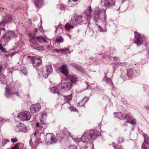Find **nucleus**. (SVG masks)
I'll use <instances>...</instances> for the list:
<instances>
[{
	"label": "nucleus",
	"mask_w": 149,
	"mask_h": 149,
	"mask_svg": "<svg viewBox=\"0 0 149 149\" xmlns=\"http://www.w3.org/2000/svg\"><path fill=\"white\" fill-rule=\"evenodd\" d=\"M69 109L71 111H76L77 112H78V111L77 109L74 107H69Z\"/></svg>",
	"instance_id": "obj_45"
},
{
	"label": "nucleus",
	"mask_w": 149,
	"mask_h": 149,
	"mask_svg": "<svg viewBox=\"0 0 149 149\" xmlns=\"http://www.w3.org/2000/svg\"><path fill=\"white\" fill-rule=\"evenodd\" d=\"M17 138H12L11 139V141L13 143L17 142Z\"/></svg>",
	"instance_id": "obj_51"
},
{
	"label": "nucleus",
	"mask_w": 149,
	"mask_h": 149,
	"mask_svg": "<svg viewBox=\"0 0 149 149\" xmlns=\"http://www.w3.org/2000/svg\"><path fill=\"white\" fill-rule=\"evenodd\" d=\"M115 58H116V57H113V59H114V60H116V59H115Z\"/></svg>",
	"instance_id": "obj_63"
},
{
	"label": "nucleus",
	"mask_w": 149,
	"mask_h": 149,
	"mask_svg": "<svg viewBox=\"0 0 149 149\" xmlns=\"http://www.w3.org/2000/svg\"><path fill=\"white\" fill-rule=\"evenodd\" d=\"M33 66L34 67H38L42 63L41 59L36 58L34 56H30Z\"/></svg>",
	"instance_id": "obj_13"
},
{
	"label": "nucleus",
	"mask_w": 149,
	"mask_h": 149,
	"mask_svg": "<svg viewBox=\"0 0 149 149\" xmlns=\"http://www.w3.org/2000/svg\"><path fill=\"white\" fill-rule=\"evenodd\" d=\"M52 66L50 65H47L39 70L38 71V74L40 78H46L52 72Z\"/></svg>",
	"instance_id": "obj_4"
},
{
	"label": "nucleus",
	"mask_w": 149,
	"mask_h": 149,
	"mask_svg": "<svg viewBox=\"0 0 149 149\" xmlns=\"http://www.w3.org/2000/svg\"><path fill=\"white\" fill-rule=\"evenodd\" d=\"M144 107L145 108L149 110V106L148 105H146Z\"/></svg>",
	"instance_id": "obj_58"
},
{
	"label": "nucleus",
	"mask_w": 149,
	"mask_h": 149,
	"mask_svg": "<svg viewBox=\"0 0 149 149\" xmlns=\"http://www.w3.org/2000/svg\"><path fill=\"white\" fill-rule=\"evenodd\" d=\"M2 67L0 65V82L1 84L3 83L5 81V76L1 72Z\"/></svg>",
	"instance_id": "obj_23"
},
{
	"label": "nucleus",
	"mask_w": 149,
	"mask_h": 149,
	"mask_svg": "<svg viewBox=\"0 0 149 149\" xmlns=\"http://www.w3.org/2000/svg\"><path fill=\"white\" fill-rule=\"evenodd\" d=\"M101 133L96 130H91L86 131L81 137V143L85 144L90 139H95Z\"/></svg>",
	"instance_id": "obj_2"
},
{
	"label": "nucleus",
	"mask_w": 149,
	"mask_h": 149,
	"mask_svg": "<svg viewBox=\"0 0 149 149\" xmlns=\"http://www.w3.org/2000/svg\"><path fill=\"white\" fill-rule=\"evenodd\" d=\"M114 147L115 149H123V148L118 145L115 146Z\"/></svg>",
	"instance_id": "obj_48"
},
{
	"label": "nucleus",
	"mask_w": 149,
	"mask_h": 149,
	"mask_svg": "<svg viewBox=\"0 0 149 149\" xmlns=\"http://www.w3.org/2000/svg\"><path fill=\"white\" fill-rule=\"evenodd\" d=\"M67 133L70 136L71 138L74 140V141L77 142H80V144H83L82 143H81L82 141L81 138H78L77 137H74L73 136L71 135L70 133L67 131Z\"/></svg>",
	"instance_id": "obj_27"
},
{
	"label": "nucleus",
	"mask_w": 149,
	"mask_h": 149,
	"mask_svg": "<svg viewBox=\"0 0 149 149\" xmlns=\"http://www.w3.org/2000/svg\"><path fill=\"white\" fill-rule=\"evenodd\" d=\"M130 118V117H129V118L126 119V122L127 123H129L133 125L136 124V122L135 120L134 119L132 120Z\"/></svg>",
	"instance_id": "obj_32"
},
{
	"label": "nucleus",
	"mask_w": 149,
	"mask_h": 149,
	"mask_svg": "<svg viewBox=\"0 0 149 149\" xmlns=\"http://www.w3.org/2000/svg\"><path fill=\"white\" fill-rule=\"evenodd\" d=\"M47 48L49 50H50L52 48V47L50 45H48L47 46Z\"/></svg>",
	"instance_id": "obj_57"
},
{
	"label": "nucleus",
	"mask_w": 149,
	"mask_h": 149,
	"mask_svg": "<svg viewBox=\"0 0 149 149\" xmlns=\"http://www.w3.org/2000/svg\"><path fill=\"white\" fill-rule=\"evenodd\" d=\"M144 141L141 146V149H149V139L146 134L143 135Z\"/></svg>",
	"instance_id": "obj_16"
},
{
	"label": "nucleus",
	"mask_w": 149,
	"mask_h": 149,
	"mask_svg": "<svg viewBox=\"0 0 149 149\" xmlns=\"http://www.w3.org/2000/svg\"><path fill=\"white\" fill-rule=\"evenodd\" d=\"M9 140L8 139H3L2 141V143L3 146H5L6 143L9 142Z\"/></svg>",
	"instance_id": "obj_42"
},
{
	"label": "nucleus",
	"mask_w": 149,
	"mask_h": 149,
	"mask_svg": "<svg viewBox=\"0 0 149 149\" xmlns=\"http://www.w3.org/2000/svg\"><path fill=\"white\" fill-rule=\"evenodd\" d=\"M11 149H19L18 144H16Z\"/></svg>",
	"instance_id": "obj_49"
},
{
	"label": "nucleus",
	"mask_w": 149,
	"mask_h": 149,
	"mask_svg": "<svg viewBox=\"0 0 149 149\" xmlns=\"http://www.w3.org/2000/svg\"><path fill=\"white\" fill-rule=\"evenodd\" d=\"M13 19L12 16L9 14H6L3 19L7 23L11 22Z\"/></svg>",
	"instance_id": "obj_26"
},
{
	"label": "nucleus",
	"mask_w": 149,
	"mask_h": 149,
	"mask_svg": "<svg viewBox=\"0 0 149 149\" xmlns=\"http://www.w3.org/2000/svg\"><path fill=\"white\" fill-rule=\"evenodd\" d=\"M82 103L81 102V100L80 101V102H79L77 104V106L78 107H82L81 106V104L82 103Z\"/></svg>",
	"instance_id": "obj_55"
},
{
	"label": "nucleus",
	"mask_w": 149,
	"mask_h": 149,
	"mask_svg": "<svg viewBox=\"0 0 149 149\" xmlns=\"http://www.w3.org/2000/svg\"><path fill=\"white\" fill-rule=\"evenodd\" d=\"M82 103L81 102V100L80 101V102H79L77 104V106L78 107H82L81 106V104L82 103Z\"/></svg>",
	"instance_id": "obj_56"
},
{
	"label": "nucleus",
	"mask_w": 149,
	"mask_h": 149,
	"mask_svg": "<svg viewBox=\"0 0 149 149\" xmlns=\"http://www.w3.org/2000/svg\"><path fill=\"white\" fill-rule=\"evenodd\" d=\"M89 99V97H85L83 99L81 100V102L83 103L81 104V107L83 106L88 101Z\"/></svg>",
	"instance_id": "obj_37"
},
{
	"label": "nucleus",
	"mask_w": 149,
	"mask_h": 149,
	"mask_svg": "<svg viewBox=\"0 0 149 149\" xmlns=\"http://www.w3.org/2000/svg\"><path fill=\"white\" fill-rule=\"evenodd\" d=\"M45 139L47 141L49 142H49L50 141L52 143H55L57 141L54 135L51 133L47 134Z\"/></svg>",
	"instance_id": "obj_14"
},
{
	"label": "nucleus",
	"mask_w": 149,
	"mask_h": 149,
	"mask_svg": "<svg viewBox=\"0 0 149 149\" xmlns=\"http://www.w3.org/2000/svg\"><path fill=\"white\" fill-rule=\"evenodd\" d=\"M40 108V104L38 103L32 105L30 108V110L32 113H34L39 111Z\"/></svg>",
	"instance_id": "obj_18"
},
{
	"label": "nucleus",
	"mask_w": 149,
	"mask_h": 149,
	"mask_svg": "<svg viewBox=\"0 0 149 149\" xmlns=\"http://www.w3.org/2000/svg\"><path fill=\"white\" fill-rule=\"evenodd\" d=\"M17 36V35L15 34L13 31H9L4 35L0 40V49L2 52L4 53H7L5 49L2 45L5 46L10 39L15 37Z\"/></svg>",
	"instance_id": "obj_3"
},
{
	"label": "nucleus",
	"mask_w": 149,
	"mask_h": 149,
	"mask_svg": "<svg viewBox=\"0 0 149 149\" xmlns=\"http://www.w3.org/2000/svg\"><path fill=\"white\" fill-rule=\"evenodd\" d=\"M71 65L73 67L77 69L78 70L81 71L82 70V68L78 65L74 63H72L71 64Z\"/></svg>",
	"instance_id": "obj_34"
},
{
	"label": "nucleus",
	"mask_w": 149,
	"mask_h": 149,
	"mask_svg": "<svg viewBox=\"0 0 149 149\" xmlns=\"http://www.w3.org/2000/svg\"><path fill=\"white\" fill-rule=\"evenodd\" d=\"M64 27L65 29L68 31H70L71 29L73 28V25H72L70 22L67 23L65 25Z\"/></svg>",
	"instance_id": "obj_30"
},
{
	"label": "nucleus",
	"mask_w": 149,
	"mask_h": 149,
	"mask_svg": "<svg viewBox=\"0 0 149 149\" xmlns=\"http://www.w3.org/2000/svg\"><path fill=\"white\" fill-rule=\"evenodd\" d=\"M29 37V40L31 43V47L33 49L42 51L44 50V48L42 46L38 45L36 43V38L31 33H28Z\"/></svg>",
	"instance_id": "obj_5"
},
{
	"label": "nucleus",
	"mask_w": 149,
	"mask_h": 149,
	"mask_svg": "<svg viewBox=\"0 0 149 149\" xmlns=\"http://www.w3.org/2000/svg\"><path fill=\"white\" fill-rule=\"evenodd\" d=\"M81 149H94L93 143L92 142H88L85 147H82Z\"/></svg>",
	"instance_id": "obj_21"
},
{
	"label": "nucleus",
	"mask_w": 149,
	"mask_h": 149,
	"mask_svg": "<svg viewBox=\"0 0 149 149\" xmlns=\"http://www.w3.org/2000/svg\"><path fill=\"white\" fill-rule=\"evenodd\" d=\"M35 4L37 8L40 7L42 4V0H34Z\"/></svg>",
	"instance_id": "obj_29"
},
{
	"label": "nucleus",
	"mask_w": 149,
	"mask_h": 149,
	"mask_svg": "<svg viewBox=\"0 0 149 149\" xmlns=\"http://www.w3.org/2000/svg\"><path fill=\"white\" fill-rule=\"evenodd\" d=\"M36 39L40 43L44 42L47 43V40H49V39L46 36L44 37L41 36H38L36 38Z\"/></svg>",
	"instance_id": "obj_22"
},
{
	"label": "nucleus",
	"mask_w": 149,
	"mask_h": 149,
	"mask_svg": "<svg viewBox=\"0 0 149 149\" xmlns=\"http://www.w3.org/2000/svg\"><path fill=\"white\" fill-rule=\"evenodd\" d=\"M74 17H77V18H78V17H80L79 18H78V19L77 18V19H76V20L77 21L78 24H81V23H82L83 22L82 20L81 19V18L82 17V15L80 16V15H76L74 16Z\"/></svg>",
	"instance_id": "obj_38"
},
{
	"label": "nucleus",
	"mask_w": 149,
	"mask_h": 149,
	"mask_svg": "<svg viewBox=\"0 0 149 149\" xmlns=\"http://www.w3.org/2000/svg\"><path fill=\"white\" fill-rule=\"evenodd\" d=\"M31 114L29 111H24L18 114L17 116V118H21L23 120L27 121L31 118Z\"/></svg>",
	"instance_id": "obj_9"
},
{
	"label": "nucleus",
	"mask_w": 149,
	"mask_h": 149,
	"mask_svg": "<svg viewBox=\"0 0 149 149\" xmlns=\"http://www.w3.org/2000/svg\"><path fill=\"white\" fill-rule=\"evenodd\" d=\"M3 29V30H4V29H5L3 28V29Z\"/></svg>",
	"instance_id": "obj_64"
},
{
	"label": "nucleus",
	"mask_w": 149,
	"mask_h": 149,
	"mask_svg": "<svg viewBox=\"0 0 149 149\" xmlns=\"http://www.w3.org/2000/svg\"><path fill=\"white\" fill-rule=\"evenodd\" d=\"M134 40L135 43L138 46L140 45L146 39V37L143 35H141L137 31L134 32Z\"/></svg>",
	"instance_id": "obj_6"
},
{
	"label": "nucleus",
	"mask_w": 149,
	"mask_h": 149,
	"mask_svg": "<svg viewBox=\"0 0 149 149\" xmlns=\"http://www.w3.org/2000/svg\"><path fill=\"white\" fill-rule=\"evenodd\" d=\"M68 149H77V146L75 145H71L68 146Z\"/></svg>",
	"instance_id": "obj_44"
},
{
	"label": "nucleus",
	"mask_w": 149,
	"mask_h": 149,
	"mask_svg": "<svg viewBox=\"0 0 149 149\" xmlns=\"http://www.w3.org/2000/svg\"><path fill=\"white\" fill-rule=\"evenodd\" d=\"M94 20L96 22L101 21L102 22L101 26L96 24L98 30L100 32H106L107 30L106 28L108 22L106 21L107 15L105 9H100L97 7H95L93 11Z\"/></svg>",
	"instance_id": "obj_1"
},
{
	"label": "nucleus",
	"mask_w": 149,
	"mask_h": 149,
	"mask_svg": "<svg viewBox=\"0 0 149 149\" xmlns=\"http://www.w3.org/2000/svg\"><path fill=\"white\" fill-rule=\"evenodd\" d=\"M103 80L105 83L108 84L109 86L112 87L113 85L112 80L110 78H108L107 77H105L104 78Z\"/></svg>",
	"instance_id": "obj_24"
},
{
	"label": "nucleus",
	"mask_w": 149,
	"mask_h": 149,
	"mask_svg": "<svg viewBox=\"0 0 149 149\" xmlns=\"http://www.w3.org/2000/svg\"><path fill=\"white\" fill-rule=\"evenodd\" d=\"M78 1V0H73V1L74 2H76Z\"/></svg>",
	"instance_id": "obj_62"
},
{
	"label": "nucleus",
	"mask_w": 149,
	"mask_h": 149,
	"mask_svg": "<svg viewBox=\"0 0 149 149\" xmlns=\"http://www.w3.org/2000/svg\"><path fill=\"white\" fill-rule=\"evenodd\" d=\"M66 80L68 81L73 86L76 84L78 80V78L74 74H70L66 77Z\"/></svg>",
	"instance_id": "obj_10"
},
{
	"label": "nucleus",
	"mask_w": 149,
	"mask_h": 149,
	"mask_svg": "<svg viewBox=\"0 0 149 149\" xmlns=\"http://www.w3.org/2000/svg\"><path fill=\"white\" fill-rule=\"evenodd\" d=\"M63 25L59 24L57 27H55L56 30L55 31V32L56 33L58 31L59 33H61L63 31Z\"/></svg>",
	"instance_id": "obj_28"
},
{
	"label": "nucleus",
	"mask_w": 149,
	"mask_h": 149,
	"mask_svg": "<svg viewBox=\"0 0 149 149\" xmlns=\"http://www.w3.org/2000/svg\"><path fill=\"white\" fill-rule=\"evenodd\" d=\"M66 7V6L62 4L60 5V8L61 10H64Z\"/></svg>",
	"instance_id": "obj_47"
},
{
	"label": "nucleus",
	"mask_w": 149,
	"mask_h": 149,
	"mask_svg": "<svg viewBox=\"0 0 149 149\" xmlns=\"http://www.w3.org/2000/svg\"><path fill=\"white\" fill-rule=\"evenodd\" d=\"M80 17H78L77 19L79 18ZM77 19V18L76 17H74L72 18L71 19V21L70 22V24L72 25H73V27L76 26V25L78 24L77 21L76 19Z\"/></svg>",
	"instance_id": "obj_25"
},
{
	"label": "nucleus",
	"mask_w": 149,
	"mask_h": 149,
	"mask_svg": "<svg viewBox=\"0 0 149 149\" xmlns=\"http://www.w3.org/2000/svg\"><path fill=\"white\" fill-rule=\"evenodd\" d=\"M22 125H23V124L20 123L17 125L15 128V130L16 131L18 132H21L22 128L23 127Z\"/></svg>",
	"instance_id": "obj_36"
},
{
	"label": "nucleus",
	"mask_w": 149,
	"mask_h": 149,
	"mask_svg": "<svg viewBox=\"0 0 149 149\" xmlns=\"http://www.w3.org/2000/svg\"><path fill=\"white\" fill-rule=\"evenodd\" d=\"M91 84L92 85H95V88L96 87V88H97V84L95 82H93V83Z\"/></svg>",
	"instance_id": "obj_54"
},
{
	"label": "nucleus",
	"mask_w": 149,
	"mask_h": 149,
	"mask_svg": "<svg viewBox=\"0 0 149 149\" xmlns=\"http://www.w3.org/2000/svg\"><path fill=\"white\" fill-rule=\"evenodd\" d=\"M68 48H64L63 49H53L52 50V52H56L57 53L59 51H60L61 53L65 52L67 51H68Z\"/></svg>",
	"instance_id": "obj_31"
},
{
	"label": "nucleus",
	"mask_w": 149,
	"mask_h": 149,
	"mask_svg": "<svg viewBox=\"0 0 149 149\" xmlns=\"http://www.w3.org/2000/svg\"><path fill=\"white\" fill-rule=\"evenodd\" d=\"M47 114L46 113H43L40 114L41 117L40 122L42 124L44 125H46V119L47 117Z\"/></svg>",
	"instance_id": "obj_19"
},
{
	"label": "nucleus",
	"mask_w": 149,
	"mask_h": 149,
	"mask_svg": "<svg viewBox=\"0 0 149 149\" xmlns=\"http://www.w3.org/2000/svg\"><path fill=\"white\" fill-rule=\"evenodd\" d=\"M7 23L3 19V21L0 23V26H4Z\"/></svg>",
	"instance_id": "obj_46"
},
{
	"label": "nucleus",
	"mask_w": 149,
	"mask_h": 149,
	"mask_svg": "<svg viewBox=\"0 0 149 149\" xmlns=\"http://www.w3.org/2000/svg\"><path fill=\"white\" fill-rule=\"evenodd\" d=\"M92 11L91 6H89L88 7L83 13V17L87 20H89L91 18V13Z\"/></svg>",
	"instance_id": "obj_11"
},
{
	"label": "nucleus",
	"mask_w": 149,
	"mask_h": 149,
	"mask_svg": "<svg viewBox=\"0 0 149 149\" xmlns=\"http://www.w3.org/2000/svg\"><path fill=\"white\" fill-rule=\"evenodd\" d=\"M114 114L115 118L117 117L121 120L125 119L126 120V119L130 117V113L126 114L123 113L121 112H116L114 113Z\"/></svg>",
	"instance_id": "obj_15"
},
{
	"label": "nucleus",
	"mask_w": 149,
	"mask_h": 149,
	"mask_svg": "<svg viewBox=\"0 0 149 149\" xmlns=\"http://www.w3.org/2000/svg\"><path fill=\"white\" fill-rule=\"evenodd\" d=\"M5 121L6 120L5 119L1 117H0V124L2 123L5 122Z\"/></svg>",
	"instance_id": "obj_50"
},
{
	"label": "nucleus",
	"mask_w": 149,
	"mask_h": 149,
	"mask_svg": "<svg viewBox=\"0 0 149 149\" xmlns=\"http://www.w3.org/2000/svg\"><path fill=\"white\" fill-rule=\"evenodd\" d=\"M104 58H109V57L108 56H106V57H103Z\"/></svg>",
	"instance_id": "obj_61"
},
{
	"label": "nucleus",
	"mask_w": 149,
	"mask_h": 149,
	"mask_svg": "<svg viewBox=\"0 0 149 149\" xmlns=\"http://www.w3.org/2000/svg\"><path fill=\"white\" fill-rule=\"evenodd\" d=\"M124 141V139L122 136H119L118 137L117 141L118 143H123Z\"/></svg>",
	"instance_id": "obj_40"
},
{
	"label": "nucleus",
	"mask_w": 149,
	"mask_h": 149,
	"mask_svg": "<svg viewBox=\"0 0 149 149\" xmlns=\"http://www.w3.org/2000/svg\"><path fill=\"white\" fill-rule=\"evenodd\" d=\"M64 97L65 101L68 103H69L70 102L72 98V95L71 94L67 96H64Z\"/></svg>",
	"instance_id": "obj_35"
},
{
	"label": "nucleus",
	"mask_w": 149,
	"mask_h": 149,
	"mask_svg": "<svg viewBox=\"0 0 149 149\" xmlns=\"http://www.w3.org/2000/svg\"><path fill=\"white\" fill-rule=\"evenodd\" d=\"M115 3L113 0H102L101 5L103 6L109 8L114 5Z\"/></svg>",
	"instance_id": "obj_12"
},
{
	"label": "nucleus",
	"mask_w": 149,
	"mask_h": 149,
	"mask_svg": "<svg viewBox=\"0 0 149 149\" xmlns=\"http://www.w3.org/2000/svg\"><path fill=\"white\" fill-rule=\"evenodd\" d=\"M60 88V91L65 92L69 91L72 88V85L69 82L67 81L64 83L62 82L61 83L58 85Z\"/></svg>",
	"instance_id": "obj_7"
},
{
	"label": "nucleus",
	"mask_w": 149,
	"mask_h": 149,
	"mask_svg": "<svg viewBox=\"0 0 149 149\" xmlns=\"http://www.w3.org/2000/svg\"><path fill=\"white\" fill-rule=\"evenodd\" d=\"M118 63V65H121V66L123 65H125V64H126L125 63H122L119 62V63Z\"/></svg>",
	"instance_id": "obj_52"
},
{
	"label": "nucleus",
	"mask_w": 149,
	"mask_h": 149,
	"mask_svg": "<svg viewBox=\"0 0 149 149\" xmlns=\"http://www.w3.org/2000/svg\"><path fill=\"white\" fill-rule=\"evenodd\" d=\"M23 127H22L21 132H24V133L27 132H28V129L27 127L23 124V125H22Z\"/></svg>",
	"instance_id": "obj_39"
},
{
	"label": "nucleus",
	"mask_w": 149,
	"mask_h": 149,
	"mask_svg": "<svg viewBox=\"0 0 149 149\" xmlns=\"http://www.w3.org/2000/svg\"><path fill=\"white\" fill-rule=\"evenodd\" d=\"M29 145L31 147H32L33 142H32V139H31L30 140Z\"/></svg>",
	"instance_id": "obj_53"
},
{
	"label": "nucleus",
	"mask_w": 149,
	"mask_h": 149,
	"mask_svg": "<svg viewBox=\"0 0 149 149\" xmlns=\"http://www.w3.org/2000/svg\"><path fill=\"white\" fill-rule=\"evenodd\" d=\"M85 83L88 85L86 89H88L89 87H90L91 86L88 85V83L87 82H85Z\"/></svg>",
	"instance_id": "obj_59"
},
{
	"label": "nucleus",
	"mask_w": 149,
	"mask_h": 149,
	"mask_svg": "<svg viewBox=\"0 0 149 149\" xmlns=\"http://www.w3.org/2000/svg\"><path fill=\"white\" fill-rule=\"evenodd\" d=\"M133 74V71L132 68L129 69L127 71V75L129 78H131Z\"/></svg>",
	"instance_id": "obj_33"
},
{
	"label": "nucleus",
	"mask_w": 149,
	"mask_h": 149,
	"mask_svg": "<svg viewBox=\"0 0 149 149\" xmlns=\"http://www.w3.org/2000/svg\"><path fill=\"white\" fill-rule=\"evenodd\" d=\"M60 87H59L58 86V85L55 86H54L51 88H50V91L52 93L54 94L56 93L57 95H58L60 94V91L58 88L60 89Z\"/></svg>",
	"instance_id": "obj_20"
},
{
	"label": "nucleus",
	"mask_w": 149,
	"mask_h": 149,
	"mask_svg": "<svg viewBox=\"0 0 149 149\" xmlns=\"http://www.w3.org/2000/svg\"><path fill=\"white\" fill-rule=\"evenodd\" d=\"M56 41L57 42H62L63 41V39L62 37L60 36L56 38Z\"/></svg>",
	"instance_id": "obj_41"
},
{
	"label": "nucleus",
	"mask_w": 149,
	"mask_h": 149,
	"mask_svg": "<svg viewBox=\"0 0 149 149\" xmlns=\"http://www.w3.org/2000/svg\"><path fill=\"white\" fill-rule=\"evenodd\" d=\"M36 127H39V123H36Z\"/></svg>",
	"instance_id": "obj_60"
},
{
	"label": "nucleus",
	"mask_w": 149,
	"mask_h": 149,
	"mask_svg": "<svg viewBox=\"0 0 149 149\" xmlns=\"http://www.w3.org/2000/svg\"><path fill=\"white\" fill-rule=\"evenodd\" d=\"M18 91L15 87L11 88L9 86H7L5 88V95L7 97H10L14 94H17V95L19 96Z\"/></svg>",
	"instance_id": "obj_8"
},
{
	"label": "nucleus",
	"mask_w": 149,
	"mask_h": 149,
	"mask_svg": "<svg viewBox=\"0 0 149 149\" xmlns=\"http://www.w3.org/2000/svg\"><path fill=\"white\" fill-rule=\"evenodd\" d=\"M68 68L66 65H63L59 67L58 68L59 71L63 73L65 76L67 77L68 74Z\"/></svg>",
	"instance_id": "obj_17"
},
{
	"label": "nucleus",
	"mask_w": 149,
	"mask_h": 149,
	"mask_svg": "<svg viewBox=\"0 0 149 149\" xmlns=\"http://www.w3.org/2000/svg\"><path fill=\"white\" fill-rule=\"evenodd\" d=\"M22 73L25 75H27L28 74V72L26 68H24L22 70Z\"/></svg>",
	"instance_id": "obj_43"
}]
</instances>
